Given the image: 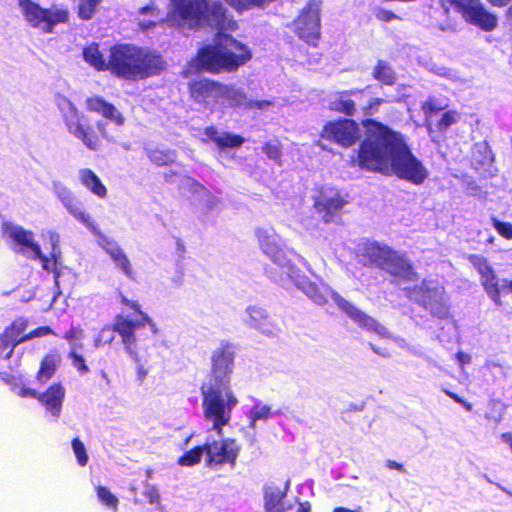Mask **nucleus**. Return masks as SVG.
Here are the masks:
<instances>
[{
  "instance_id": "obj_1",
  "label": "nucleus",
  "mask_w": 512,
  "mask_h": 512,
  "mask_svg": "<svg viewBox=\"0 0 512 512\" xmlns=\"http://www.w3.org/2000/svg\"><path fill=\"white\" fill-rule=\"evenodd\" d=\"M363 124L366 137L358 152L362 168L395 175L415 185L428 178L427 168L412 153L402 134L375 120L368 119Z\"/></svg>"
},
{
  "instance_id": "obj_2",
  "label": "nucleus",
  "mask_w": 512,
  "mask_h": 512,
  "mask_svg": "<svg viewBox=\"0 0 512 512\" xmlns=\"http://www.w3.org/2000/svg\"><path fill=\"white\" fill-rule=\"evenodd\" d=\"M256 236L262 252L276 265L280 272H274L273 269H266L267 275L274 282L284 284L290 280L301 290L309 299L317 305H324L331 298L340 310L348 317L364 327L371 328L374 321L361 313L356 306L348 302L337 292L333 291L327 284H316L311 282L300 270L292 264L288 258L282 239L272 228H259L256 230Z\"/></svg>"
},
{
  "instance_id": "obj_3",
  "label": "nucleus",
  "mask_w": 512,
  "mask_h": 512,
  "mask_svg": "<svg viewBox=\"0 0 512 512\" xmlns=\"http://www.w3.org/2000/svg\"><path fill=\"white\" fill-rule=\"evenodd\" d=\"M235 354L232 344L222 342L212 352L211 371L200 388L204 420L213 424L217 431L230 423L239 403L231 386Z\"/></svg>"
},
{
  "instance_id": "obj_4",
  "label": "nucleus",
  "mask_w": 512,
  "mask_h": 512,
  "mask_svg": "<svg viewBox=\"0 0 512 512\" xmlns=\"http://www.w3.org/2000/svg\"><path fill=\"white\" fill-rule=\"evenodd\" d=\"M116 331L121 336L125 352L135 364L136 379L142 384L161 359L160 342L152 339L159 329L148 315H143L142 321L135 324L119 318Z\"/></svg>"
},
{
  "instance_id": "obj_5",
  "label": "nucleus",
  "mask_w": 512,
  "mask_h": 512,
  "mask_svg": "<svg viewBox=\"0 0 512 512\" xmlns=\"http://www.w3.org/2000/svg\"><path fill=\"white\" fill-rule=\"evenodd\" d=\"M172 9L167 21L173 26H209L219 31L234 30L236 22L227 15V9L219 0H170Z\"/></svg>"
},
{
  "instance_id": "obj_6",
  "label": "nucleus",
  "mask_w": 512,
  "mask_h": 512,
  "mask_svg": "<svg viewBox=\"0 0 512 512\" xmlns=\"http://www.w3.org/2000/svg\"><path fill=\"white\" fill-rule=\"evenodd\" d=\"M108 68L117 77L136 81L160 74L165 69V62L160 54L149 48L121 44L111 49Z\"/></svg>"
},
{
  "instance_id": "obj_7",
  "label": "nucleus",
  "mask_w": 512,
  "mask_h": 512,
  "mask_svg": "<svg viewBox=\"0 0 512 512\" xmlns=\"http://www.w3.org/2000/svg\"><path fill=\"white\" fill-rule=\"evenodd\" d=\"M3 235L16 253L22 254L32 260H40L42 268L46 271L54 270L55 284L60 287L62 272L56 270L61 258L60 235L52 230L43 231L41 237L48 241L51 247L49 257L42 253L40 245L34 239V233L13 223H4Z\"/></svg>"
},
{
  "instance_id": "obj_8",
  "label": "nucleus",
  "mask_w": 512,
  "mask_h": 512,
  "mask_svg": "<svg viewBox=\"0 0 512 512\" xmlns=\"http://www.w3.org/2000/svg\"><path fill=\"white\" fill-rule=\"evenodd\" d=\"M249 48L227 34L219 33L215 46L201 49L192 67L210 72H231L251 59Z\"/></svg>"
},
{
  "instance_id": "obj_9",
  "label": "nucleus",
  "mask_w": 512,
  "mask_h": 512,
  "mask_svg": "<svg viewBox=\"0 0 512 512\" xmlns=\"http://www.w3.org/2000/svg\"><path fill=\"white\" fill-rule=\"evenodd\" d=\"M364 265H372L392 275L395 282L401 286L406 282L417 281L410 262L388 246L377 242H367L360 249Z\"/></svg>"
},
{
  "instance_id": "obj_10",
  "label": "nucleus",
  "mask_w": 512,
  "mask_h": 512,
  "mask_svg": "<svg viewBox=\"0 0 512 512\" xmlns=\"http://www.w3.org/2000/svg\"><path fill=\"white\" fill-rule=\"evenodd\" d=\"M53 192L67 212L96 236L97 244L110 256L113 262L125 254L114 239L101 232L91 215L84 210L82 203L68 187L60 182H54Z\"/></svg>"
},
{
  "instance_id": "obj_11",
  "label": "nucleus",
  "mask_w": 512,
  "mask_h": 512,
  "mask_svg": "<svg viewBox=\"0 0 512 512\" xmlns=\"http://www.w3.org/2000/svg\"><path fill=\"white\" fill-rule=\"evenodd\" d=\"M53 192L67 212L96 236L97 244L110 256L113 262L125 254L114 239L101 232L91 215L84 210L82 203L68 187L60 182H54Z\"/></svg>"
},
{
  "instance_id": "obj_12",
  "label": "nucleus",
  "mask_w": 512,
  "mask_h": 512,
  "mask_svg": "<svg viewBox=\"0 0 512 512\" xmlns=\"http://www.w3.org/2000/svg\"><path fill=\"white\" fill-rule=\"evenodd\" d=\"M56 105L61 113L64 124L70 134L79 139L83 145L92 151L100 148L98 137L90 130L85 116L66 97L58 95Z\"/></svg>"
},
{
  "instance_id": "obj_13",
  "label": "nucleus",
  "mask_w": 512,
  "mask_h": 512,
  "mask_svg": "<svg viewBox=\"0 0 512 512\" xmlns=\"http://www.w3.org/2000/svg\"><path fill=\"white\" fill-rule=\"evenodd\" d=\"M209 424L211 427L207 430L204 442L206 464L210 467L230 464L233 467L239 455L240 446L234 439L223 438V427L217 431L213 424Z\"/></svg>"
},
{
  "instance_id": "obj_14",
  "label": "nucleus",
  "mask_w": 512,
  "mask_h": 512,
  "mask_svg": "<svg viewBox=\"0 0 512 512\" xmlns=\"http://www.w3.org/2000/svg\"><path fill=\"white\" fill-rule=\"evenodd\" d=\"M18 3L25 20L44 33H51L57 24L66 23L69 18L68 11L63 8L45 9L31 0H18Z\"/></svg>"
},
{
  "instance_id": "obj_15",
  "label": "nucleus",
  "mask_w": 512,
  "mask_h": 512,
  "mask_svg": "<svg viewBox=\"0 0 512 512\" xmlns=\"http://www.w3.org/2000/svg\"><path fill=\"white\" fill-rule=\"evenodd\" d=\"M409 299L421 304L429 310L432 315L445 319L448 315V308L444 302V289L436 281H423L421 285L410 288H402Z\"/></svg>"
},
{
  "instance_id": "obj_16",
  "label": "nucleus",
  "mask_w": 512,
  "mask_h": 512,
  "mask_svg": "<svg viewBox=\"0 0 512 512\" xmlns=\"http://www.w3.org/2000/svg\"><path fill=\"white\" fill-rule=\"evenodd\" d=\"M462 19L482 31L491 32L498 26V18L490 12L481 0H447Z\"/></svg>"
},
{
  "instance_id": "obj_17",
  "label": "nucleus",
  "mask_w": 512,
  "mask_h": 512,
  "mask_svg": "<svg viewBox=\"0 0 512 512\" xmlns=\"http://www.w3.org/2000/svg\"><path fill=\"white\" fill-rule=\"evenodd\" d=\"M320 6L318 0H310L295 22L298 36L308 44H315L320 35Z\"/></svg>"
},
{
  "instance_id": "obj_18",
  "label": "nucleus",
  "mask_w": 512,
  "mask_h": 512,
  "mask_svg": "<svg viewBox=\"0 0 512 512\" xmlns=\"http://www.w3.org/2000/svg\"><path fill=\"white\" fill-rule=\"evenodd\" d=\"M469 260L473 267L480 274V281L489 299L496 305L501 306L500 299V278L495 270L488 263L487 259L480 255H471Z\"/></svg>"
},
{
  "instance_id": "obj_19",
  "label": "nucleus",
  "mask_w": 512,
  "mask_h": 512,
  "mask_svg": "<svg viewBox=\"0 0 512 512\" xmlns=\"http://www.w3.org/2000/svg\"><path fill=\"white\" fill-rule=\"evenodd\" d=\"M321 135L323 138L333 140L344 147H349L358 139L359 128L353 120H339L326 124Z\"/></svg>"
},
{
  "instance_id": "obj_20",
  "label": "nucleus",
  "mask_w": 512,
  "mask_h": 512,
  "mask_svg": "<svg viewBox=\"0 0 512 512\" xmlns=\"http://www.w3.org/2000/svg\"><path fill=\"white\" fill-rule=\"evenodd\" d=\"M222 84L209 79H200L190 85L192 98L206 107L220 103Z\"/></svg>"
},
{
  "instance_id": "obj_21",
  "label": "nucleus",
  "mask_w": 512,
  "mask_h": 512,
  "mask_svg": "<svg viewBox=\"0 0 512 512\" xmlns=\"http://www.w3.org/2000/svg\"><path fill=\"white\" fill-rule=\"evenodd\" d=\"M244 322L264 335H274L278 327L268 312L259 306L251 305L245 310Z\"/></svg>"
},
{
  "instance_id": "obj_22",
  "label": "nucleus",
  "mask_w": 512,
  "mask_h": 512,
  "mask_svg": "<svg viewBox=\"0 0 512 512\" xmlns=\"http://www.w3.org/2000/svg\"><path fill=\"white\" fill-rule=\"evenodd\" d=\"M28 321L25 318L15 319L0 335V357L9 358L14 348L20 344L21 334L26 330Z\"/></svg>"
},
{
  "instance_id": "obj_23",
  "label": "nucleus",
  "mask_w": 512,
  "mask_h": 512,
  "mask_svg": "<svg viewBox=\"0 0 512 512\" xmlns=\"http://www.w3.org/2000/svg\"><path fill=\"white\" fill-rule=\"evenodd\" d=\"M369 87L363 90H347L336 92L330 96L329 107L331 110L344 113L346 115H353L355 111V102L351 97L358 99L359 97L369 94Z\"/></svg>"
},
{
  "instance_id": "obj_24",
  "label": "nucleus",
  "mask_w": 512,
  "mask_h": 512,
  "mask_svg": "<svg viewBox=\"0 0 512 512\" xmlns=\"http://www.w3.org/2000/svg\"><path fill=\"white\" fill-rule=\"evenodd\" d=\"M65 390L60 384H54L44 393H38L37 399L51 416L57 420L60 416Z\"/></svg>"
},
{
  "instance_id": "obj_25",
  "label": "nucleus",
  "mask_w": 512,
  "mask_h": 512,
  "mask_svg": "<svg viewBox=\"0 0 512 512\" xmlns=\"http://www.w3.org/2000/svg\"><path fill=\"white\" fill-rule=\"evenodd\" d=\"M88 110L100 114L105 119L111 121L117 126L124 124V117L121 112L111 103L106 102L100 97L89 98L86 101Z\"/></svg>"
},
{
  "instance_id": "obj_26",
  "label": "nucleus",
  "mask_w": 512,
  "mask_h": 512,
  "mask_svg": "<svg viewBox=\"0 0 512 512\" xmlns=\"http://www.w3.org/2000/svg\"><path fill=\"white\" fill-rule=\"evenodd\" d=\"M289 482L286 483L285 490H281L274 485H266L264 487V509L265 512H285L290 509L286 507L284 498L288 489Z\"/></svg>"
},
{
  "instance_id": "obj_27",
  "label": "nucleus",
  "mask_w": 512,
  "mask_h": 512,
  "mask_svg": "<svg viewBox=\"0 0 512 512\" xmlns=\"http://www.w3.org/2000/svg\"><path fill=\"white\" fill-rule=\"evenodd\" d=\"M249 98L243 89L233 85H222L220 105L247 109Z\"/></svg>"
},
{
  "instance_id": "obj_28",
  "label": "nucleus",
  "mask_w": 512,
  "mask_h": 512,
  "mask_svg": "<svg viewBox=\"0 0 512 512\" xmlns=\"http://www.w3.org/2000/svg\"><path fill=\"white\" fill-rule=\"evenodd\" d=\"M361 313H363L364 315H366L367 317H369L370 319H372L374 321V325H371L372 327L369 328V327H364L362 325H360L359 323H357L356 321H354L351 317H349L358 327H360L361 329L367 331V332H370V333H374L375 335H377L379 338H392L393 341L400 347V348H403V349H406L407 351H409L410 353L414 354V355H418L420 356V353L415 350L413 347L409 346L406 341L403 339V338H400V337H393L391 335V333L388 331V329L383 326L381 323H379L376 319H374L373 317L369 316L368 314H366L365 312H363L362 310H360L359 308H357Z\"/></svg>"
},
{
  "instance_id": "obj_29",
  "label": "nucleus",
  "mask_w": 512,
  "mask_h": 512,
  "mask_svg": "<svg viewBox=\"0 0 512 512\" xmlns=\"http://www.w3.org/2000/svg\"><path fill=\"white\" fill-rule=\"evenodd\" d=\"M204 134L220 148L239 147L244 143L243 137L228 132H220L214 127H207Z\"/></svg>"
},
{
  "instance_id": "obj_30",
  "label": "nucleus",
  "mask_w": 512,
  "mask_h": 512,
  "mask_svg": "<svg viewBox=\"0 0 512 512\" xmlns=\"http://www.w3.org/2000/svg\"><path fill=\"white\" fill-rule=\"evenodd\" d=\"M78 176L81 184L92 194L101 199L107 196V188L92 170L88 168L80 169Z\"/></svg>"
},
{
  "instance_id": "obj_31",
  "label": "nucleus",
  "mask_w": 512,
  "mask_h": 512,
  "mask_svg": "<svg viewBox=\"0 0 512 512\" xmlns=\"http://www.w3.org/2000/svg\"><path fill=\"white\" fill-rule=\"evenodd\" d=\"M344 205L345 201L339 195H335L333 197H327L326 195H323L315 203V207L318 211L325 212V222L332 221L333 214L341 210Z\"/></svg>"
},
{
  "instance_id": "obj_32",
  "label": "nucleus",
  "mask_w": 512,
  "mask_h": 512,
  "mask_svg": "<svg viewBox=\"0 0 512 512\" xmlns=\"http://www.w3.org/2000/svg\"><path fill=\"white\" fill-rule=\"evenodd\" d=\"M183 185L184 188L187 186L195 196V200H199L207 209H213L217 205L218 199L197 181L185 179Z\"/></svg>"
},
{
  "instance_id": "obj_33",
  "label": "nucleus",
  "mask_w": 512,
  "mask_h": 512,
  "mask_svg": "<svg viewBox=\"0 0 512 512\" xmlns=\"http://www.w3.org/2000/svg\"><path fill=\"white\" fill-rule=\"evenodd\" d=\"M83 57L87 63L93 66L95 69L109 70L108 63H106L103 55L100 53L97 44H91L86 47L83 51Z\"/></svg>"
},
{
  "instance_id": "obj_34",
  "label": "nucleus",
  "mask_w": 512,
  "mask_h": 512,
  "mask_svg": "<svg viewBox=\"0 0 512 512\" xmlns=\"http://www.w3.org/2000/svg\"><path fill=\"white\" fill-rule=\"evenodd\" d=\"M60 362V358L57 354H49L42 360L40 370L37 375V379L41 383L48 381L56 371V367Z\"/></svg>"
},
{
  "instance_id": "obj_35",
  "label": "nucleus",
  "mask_w": 512,
  "mask_h": 512,
  "mask_svg": "<svg viewBox=\"0 0 512 512\" xmlns=\"http://www.w3.org/2000/svg\"><path fill=\"white\" fill-rule=\"evenodd\" d=\"M272 416L271 407L257 402L249 411L250 427L255 429L257 421H267Z\"/></svg>"
},
{
  "instance_id": "obj_36",
  "label": "nucleus",
  "mask_w": 512,
  "mask_h": 512,
  "mask_svg": "<svg viewBox=\"0 0 512 512\" xmlns=\"http://www.w3.org/2000/svg\"><path fill=\"white\" fill-rule=\"evenodd\" d=\"M70 345L69 358L71 359L72 365L82 374L89 371L88 366L85 364V360L79 351L83 349L82 341L72 342Z\"/></svg>"
},
{
  "instance_id": "obj_37",
  "label": "nucleus",
  "mask_w": 512,
  "mask_h": 512,
  "mask_svg": "<svg viewBox=\"0 0 512 512\" xmlns=\"http://www.w3.org/2000/svg\"><path fill=\"white\" fill-rule=\"evenodd\" d=\"M373 76L376 80L385 85H392L395 81V73L393 69L384 61H378L373 71Z\"/></svg>"
},
{
  "instance_id": "obj_38",
  "label": "nucleus",
  "mask_w": 512,
  "mask_h": 512,
  "mask_svg": "<svg viewBox=\"0 0 512 512\" xmlns=\"http://www.w3.org/2000/svg\"><path fill=\"white\" fill-rule=\"evenodd\" d=\"M140 15L143 16V18L139 19V26L143 30L151 29L158 21H162V18L159 17V13L154 6L141 8Z\"/></svg>"
},
{
  "instance_id": "obj_39",
  "label": "nucleus",
  "mask_w": 512,
  "mask_h": 512,
  "mask_svg": "<svg viewBox=\"0 0 512 512\" xmlns=\"http://www.w3.org/2000/svg\"><path fill=\"white\" fill-rule=\"evenodd\" d=\"M147 155L158 166L172 163L176 158V153L173 150L147 149Z\"/></svg>"
},
{
  "instance_id": "obj_40",
  "label": "nucleus",
  "mask_w": 512,
  "mask_h": 512,
  "mask_svg": "<svg viewBox=\"0 0 512 512\" xmlns=\"http://www.w3.org/2000/svg\"><path fill=\"white\" fill-rule=\"evenodd\" d=\"M119 299H120V302L121 304L133 309L136 313H137V317L135 319H130L128 317H125L123 315H117L115 317V321H114V330L116 331V325L118 323V319L119 318H122L128 322H132L133 324L135 323H140L142 321V318H143V315H147L145 312H143L140 308V305L136 302V301H133V300H130L128 299L125 295H123L121 292L119 293Z\"/></svg>"
},
{
  "instance_id": "obj_41",
  "label": "nucleus",
  "mask_w": 512,
  "mask_h": 512,
  "mask_svg": "<svg viewBox=\"0 0 512 512\" xmlns=\"http://www.w3.org/2000/svg\"><path fill=\"white\" fill-rule=\"evenodd\" d=\"M96 493L98 500L106 506L109 510L117 512L118 510V498L113 495L107 487L97 486Z\"/></svg>"
},
{
  "instance_id": "obj_42",
  "label": "nucleus",
  "mask_w": 512,
  "mask_h": 512,
  "mask_svg": "<svg viewBox=\"0 0 512 512\" xmlns=\"http://www.w3.org/2000/svg\"><path fill=\"white\" fill-rule=\"evenodd\" d=\"M427 69L429 72H431L439 77H443L451 82H454V83L462 82V78L460 77L458 72L451 68H448V67H445L442 65H437V64H430L427 67Z\"/></svg>"
},
{
  "instance_id": "obj_43",
  "label": "nucleus",
  "mask_w": 512,
  "mask_h": 512,
  "mask_svg": "<svg viewBox=\"0 0 512 512\" xmlns=\"http://www.w3.org/2000/svg\"><path fill=\"white\" fill-rule=\"evenodd\" d=\"M205 454L204 444L187 451L183 456L178 459V464L181 466H193L200 462L202 456Z\"/></svg>"
},
{
  "instance_id": "obj_44",
  "label": "nucleus",
  "mask_w": 512,
  "mask_h": 512,
  "mask_svg": "<svg viewBox=\"0 0 512 512\" xmlns=\"http://www.w3.org/2000/svg\"><path fill=\"white\" fill-rule=\"evenodd\" d=\"M102 0H79L78 4V16L82 20H90L97 6L100 4Z\"/></svg>"
},
{
  "instance_id": "obj_45",
  "label": "nucleus",
  "mask_w": 512,
  "mask_h": 512,
  "mask_svg": "<svg viewBox=\"0 0 512 512\" xmlns=\"http://www.w3.org/2000/svg\"><path fill=\"white\" fill-rule=\"evenodd\" d=\"M72 449L76 456L78 464L80 466H85L88 462V455L83 442L78 438L73 439Z\"/></svg>"
},
{
  "instance_id": "obj_46",
  "label": "nucleus",
  "mask_w": 512,
  "mask_h": 512,
  "mask_svg": "<svg viewBox=\"0 0 512 512\" xmlns=\"http://www.w3.org/2000/svg\"><path fill=\"white\" fill-rule=\"evenodd\" d=\"M114 327L111 329L109 327H104L98 335L94 338V347L99 348L105 344H108L114 339Z\"/></svg>"
},
{
  "instance_id": "obj_47",
  "label": "nucleus",
  "mask_w": 512,
  "mask_h": 512,
  "mask_svg": "<svg viewBox=\"0 0 512 512\" xmlns=\"http://www.w3.org/2000/svg\"><path fill=\"white\" fill-rule=\"evenodd\" d=\"M263 153L271 160L279 163L281 157L280 145L277 141L267 142L263 148Z\"/></svg>"
},
{
  "instance_id": "obj_48",
  "label": "nucleus",
  "mask_w": 512,
  "mask_h": 512,
  "mask_svg": "<svg viewBox=\"0 0 512 512\" xmlns=\"http://www.w3.org/2000/svg\"><path fill=\"white\" fill-rule=\"evenodd\" d=\"M460 116L456 111L445 112L438 122L439 130H446L451 125L455 124L459 120Z\"/></svg>"
},
{
  "instance_id": "obj_49",
  "label": "nucleus",
  "mask_w": 512,
  "mask_h": 512,
  "mask_svg": "<svg viewBox=\"0 0 512 512\" xmlns=\"http://www.w3.org/2000/svg\"><path fill=\"white\" fill-rule=\"evenodd\" d=\"M115 266L129 279H134L132 265L126 254L114 261Z\"/></svg>"
},
{
  "instance_id": "obj_50",
  "label": "nucleus",
  "mask_w": 512,
  "mask_h": 512,
  "mask_svg": "<svg viewBox=\"0 0 512 512\" xmlns=\"http://www.w3.org/2000/svg\"><path fill=\"white\" fill-rule=\"evenodd\" d=\"M493 227L504 238L512 239V223L492 219Z\"/></svg>"
},
{
  "instance_id": "obj_51",
  "label": "nucleus",
  "mask_w": 512,
  "mask_h": 512,
  "mask_svg": "<svg viewBox=\"0 0 512 512\" xmlns=\"http://www.w3.org/2000/svg\"><path fill=\"white\" fill-rule=\"evenodd\" d=\"M49 334H54L53 330L50 327H48V326L39 327V328H36L35 330L31 331L30 333L22 336L20 338V342H25V341L31 340L33 338L43 337V336H46Z\"/></svg>"
},
{
  "instance_id": "obj_52",
  "label": "nucleus",
  "mask_w": 512,
  "mask_h": 512,
  "mask_svg": "<svg viewBox=\"0 0 512 512\" xmlns=\"http://www.w3.org/2000/svg\"><path fill=\"white\" fill-rule=\"evenodd\" d=\"M68 343H74L77 341H82L84 339V331L81 327L72 326L63 336Z\"/></svg>"
},
{
  "instance_id": "obj_53",
  "label": "nucleus",
  "mask_w": 512,
  "mask_h": 512,
  "mask_svg": "<svg viewBox=\"0 0 512 512\" xmlns=\"http://www.w3.org/2000/svg\"><path fill=\"white\" fill-rule=\"evenodd\" d=\"M143 495L151 504L159 503L160 495L157 488L151 484L146 483L143 489Z\"/></svg>"
},
{
  "instance_id": "obj_54",
  "label": "nucleus",
  "mask_w": 512,
  "mask_h": 512,
  "mask_svg": "<svg viewBox=\"0 0 512 512\" xmlns=\"http://www.w3.org/2000/svg\"><path fill=\"white\" fill-rule=\"evenodd\" d=\"M274 103L270 100H251L248 101L247 110H261V111H267L269 110Z\"/></svg>"
},
{
  "instance_id": "obj_55",
  "label": "nucleus",
  "mask_w": 512,
  "mask_h": 512,
  "mask_svg": "<svg viewBox=\"0 0 512 512\" xmlns=\"http://www.w3.org/2000/svg\"><path fill=\"white\" fill-rule=\"evenodd\" d=\"M374 14L378 20L385 22H389L398 18V16L395 13L383 8H377Z\"/></svg>"
},
{
  "instance_id": "obj_56",
  "label": "nucleus",
  "mask_w": 512,
  "mask_h": 512,
  "mask_svg": "<svg viewBox=\"0 0 512 512\" xmlns=\"http://www.w3.org/2000/svg\"><path fill=\"white\" fill-rule=\"evenodd\" d=\"M15 393L19 396V397H31V398H35L37 399L38 397V392L34 389H31V388H27V387H24V386H21L19 388H15L14 389Z\"/></svg>"
},
{
  "instance_id": "obj_57",
  "label": "nucleus",
  "mask_w": 512,
  "mask_h": 512,
  "mask_svg": "<svg viewBox=\"0 0 512 512\" xmlns=\"http://www.w3.org/2000/svg\"><path fill=\"white\" fill-rule=\"evenodd\" d=\"M443 392L449 396L450 398H452L455 402L459 403L460 405H462L465 410L467 411H471L472 410V404L465 401L463 398L459 397L457 394L447 390V389H443Z\"/></svg>"
},
{
  "instance_id": "obj_58",
  "label": "nucleus",
  "mask_w": 512,
  "mask_h": 512,
  "mask_svg": "<svg viewBox=\"0 0 512 512\" xmlns=\"http://www.w3.org/2000/svg\"><path fill=\"white\" fill-rule=\"evenodd\" d=\"M97 129L100 133V135L106 139L107 141H110V142H115V138L113 136H111L109 133H108V130H107V123L104 122V121H99L97 123Z\"/></svg>"
},
{
  "instance_id": "obj_59",
  "label": "nucleus",
  "mask_w": 512,
  "mask_h": 512,
  "mask_svg": "<svg viewBox=\"0 0 512 512\" xmlns=\"http://www.w3.org/2000/svg\"><path fill=\"white\" fill-rule=\"evenodd\" d=\"M383 102L380 98H375L372 100L367 107L364 108V112L366 115H372L375 111H377L378 106Z\"/></svg>"
},
{
  "instance_id": "obj_60",
  "label": "nucleus",
  "mask_w": 512,
  "mask_h": 512,
  "mask_svg": "<svg viewBox=\"0 0 512 512\" xmlns=\"http://www.w3.org/2000/svg\"><path fill=\"white\" fill-rule=\"evenodd\" d=\"M456 359H457L459 365L463 368L464 365L471 363L472 357H471V355H469L465 352L459 351L456 354Z\"/></svg>"
},
{
  "instance_id": "obj_61",
  "label": "nucleus",
  "mask_w": 512,
  "mask_h": 512,
  "mask_svg": "<svg viewBox=\"0 0 512 512\" xmlns=\"http://www.w3.org/2000/svg\"><path fill=\"white\" fill-rule=\"evenodd\" d=\"M512 293V280L501 279L500 280V294L501 293Z\"/></svg>"
},
{
  "instance_id": "obj_62",
  "label": "nucleus",
  "mask_w": 512,
  "mask_h": 512,
  "mask_svg": "<svg viewBox=\"0 0 512 512\" xmlns=\"http://www.w3.org/2000/svg\"><path fill=\"white\" fill-rule=\"evenodd\" d=\"M500 439L503 443L508 445V447L510 448V450L512 452V432H506V433L501 434Z\"/></svg>"
},
{
  "instance_id": "obj_63",
  "label": "nucleus",
  "mask_w": 512,
  "mask_h": 512,
  "mask_svg": "<svg viewBox=\"0 0 512 512\" xmlns=\"http://www.w3.org/2000/svg\"><path fill=\"white\" fill-rule=\"evenodd\" d=\"M386 466L389 468V469H394V470H398L400 472H404L405 469H404V466L394 460H388L386 462Z\"/></svg>"
},
{
  "instance_id": "obj_64",
  "label": "nucleus",
  "mask_w": 512,
  "mask_h": 512,
  "mask_svg": "<svg viewBox=\"0 0 512 512\" xmlns=\"http://www.w3.org/2000/svg\"><path fill=\"white\" fill-rule=\"evenodd\" d=\"M369 346L373 350L374 353H376L382 357H390V353L388 352L387 349L378 348L376 345H374L372 343H370Z\"/></svg>"
}]
</instances>
